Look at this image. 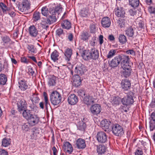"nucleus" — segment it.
I'll return each mask as SVG.
<instances>
[{"label":"nucleus","instance_id":"63","mask_svg":"<svg viewBox=\"0 0 155 155\" xmlns=\"http://www.w3.org/2000/svg\"><path fill=\"white\" fill-rule=\"evenodd\" d=\"M103 36L102 35H100L99 37V40L100 41V43L101 45L103 42Z\"/></svg>","mask_w":155,"mask_h":155},{"label":"nucleus","instance_id":"9","mask_svg":"<svg viewBox=\"0 0 155 155\" xmlns=\"http://www.w3.org/2000/svg\"><path fill=\"white\" fill-rule=\"evenodd\" d=\"M30 5V4L29 1L27 0H24L21 4L18 5V8L20 11L24 12L28 9Z\"/></svg>","mask_w":155,"mask_h":155},{"label":"nucleus","instance_id":"46","mask_svg":"<svg viewBox=\"0 0 155 155\" xmlns=\"http://www.w3.org/2000/svg\"><path fill=\"white\" fill-rule=\"evenodd\" d=\"M117 23H118L119 26L121 28L124 27L126 23V21L125 19L124 18L121 19L120 18L117 20Z\"/></svg>","mask_w":155,"mask_h":155},{"label":"nucleus","instance_id":"7","mask_svg":"<svg viewBox=\"0 0 155 155\" xmlns=\"http://www.w3.org/2000/svg\"><path fill=\"white\" fill-rule=\"evenodd\" d=\"M121 65L122 68L124 66H130L129 64V56L125 55H119Z\"/></svg>","mask_w":155,"mask_h":155},{"label":"nucleus","instance_id":"50","mask_svg":"<svg viewBox=\"0 0 155 155\" xmlns=\"http://www.w3.org/2000/svg\"><path fill=\"white\" fill-rule=\"evenodd\" d=\"M41 11L42 14L44 16H47L48 14V9L46 6L42 7Z\"/></svg>","mask_w":155,"mask_h":155},{"label":"nucleus","instance_id":"24","mask_svg":"<svg viewBox=\"0 0 155 155\" xmlns=\"http://www.w3.org/2000/svg\"><path fill=\"white\" fill-rule=\"evenodd\" d=\"M63 148L65 151L70 154L73 151V148L69 142H66L63 145Z\"/></svg>","mask_w":155,"mask_h":155},{"label":"nucleus","instance_id":"54","mask_svg":"<svg viewBox=\"0 0 155 155\" xmlns=\"http://www.w3.org/2000/svg\"><path fill=\"white\" fill-rule=\"evenodd\" d=\"M79 95L82 97H83L85 95V92L83 89H80L77 92Z\"/></svg>","mask_w":155,"mask_h":155},{"label":"nucleus","instance_id":"34","mask_svg":"<svg viewBox=\"0 0 155 155\" xmlns=\"http://www.w3.org/2000/svg\"><path fill=\"white\" fill-rule=\"evenodd\" d=\"M7 81V76L4 74H0V84L4 85Z\"/></svg>","mask_w":155,"mask_h":155},{"label":"nucleus","instance_id":"41","mask_svg":"<svg viewBox=\"0 0 155 155\" xmlns=\"http://www.w3.org/2000/svg\"><path fill=\"white\" fill-rule=\"evenodd\" d=\"M118 39L119 42L122 44H125L127 41L126 37L123 34L119 35Z\"/></svg>","mask_w":155,"mask_h":155},{"label":"nucleus","instance_id":"14","mask_svg":"<svg viewBox=\"0 0 155 155\" xmlns=\"http://www.w3.org/2000/svg\"><path fill=\"white\" fill-rule=\"evenodd\" d=\"M101 126L105 131L110 127V122L106 119L102 120L101 122Z\"/></svg>","mask_w":155,"mask_h":155},{"label":"nucleus","instance_id":"57","mask_svg":"<svg viewBox=\"0 0 155 155\" xmlns=\"http://www.w3.org/2000/svg\"><path fill=\"white\" fill-rule=\"evenodd\" d=\"M90 32L91 33H94L95 31V26L94 24H92L90 26Z\"/></svg>","mask_w":155,"mask_h":155},{"label":"nucleus","instance_id":"23","mask_svg":"<svg viewBox=\"0 0 155 155\" xmlns=\"http://www.w3.org/2000/svg\"><path fill=\"white\" fill-rule=\"evenodd\" d=\"M19 88L22 91H25L29 88V86L27 84V81L24 79L20 80L18 82Z\"/></svg>","mask_w":155,"mask_h":155},{"label":"nucleus","instance_id":"60","mask_svg":"<svg viewBox=\"0 0 155 155\" xmlns=\"http://www.w3.org/2000/svg\"><path fill=\"white\" fill-rule=\"evenodd\" d=\"M143 152L141 150H137L135 152V155H142Z\"/></svg>","mask_w":155,"mask_h":155},{"label":"nucleus","instance_id":"19","mask_svg":"<svg viewBox=\"0 0 155 155\" xmlns=\"http://www.w3.org/2000/svg\"><path fill=\"white\" fill-rule=\"evenodd\" d=\"M72 54V50L71 48H67L65 50L64 54L65 60L69 61L71 58V56Z\"/></svg>","mask_w":155,"mask_h":155},{"label":"nucleus","instance_id":"39","mask_svg":"<svg viewBox=\"0 0 155 155\" xmlns=\"http://www.w3.org/2000/svg\"><path fill=\"white\" fill-rule=\"evenodd\" d=\"M56 78L54 76L50 77L48 79V84L50 86H53L56 84Z\"/></svg>","mask_w":155,"mask_h":155},{"label":"nucleus","instance_id":"3","mask_svg":"<svg viewBox=\"0 0 155 155\" xmlns=\"http://www.w3.org/2000/svg\"><path fill=\"white\" fill-rule=\"evenodd\" d=\"M87 71L85 66L80 62H77L76 64L74 71L78 74L82 75Z\"/></svg>","mask_w":155,"mask_h":155},{"label":"nucleus","instance_id":"1","mask_svg":"<svg viewBox=\"0 0 155 155\" xmlns=\"http://www.w3.org/2000/svg\"><path fill=\"white\" fill-rule=\"evenodd\" d=\"M63 9L60 6H57L55 8H51L49 9V12L51 15L49 16V18H48L50 21L51 24L55 22L56 21L57 17L56 16L57 15V17L61 12H62Z\"/></svg>","mask_w":155,"mask_h":155},{"label":"nucleus","instance_id":"21","mask_svg":"<svg viewBox=\"0 0 155 155\" xmlns=\"http://www.w3.org/2000/svg\"><path fill=\"white\" fill-rule=\"evenodd\" d=\"M121 84L122 88L125 91L128 90L130 87V83L127 80H122L121 83Z\"/></svg>","mask_w":155,"mask_h":155},{"label":"nucleus","instance_id":"62","mask_svg":"<svg viewBox=\"0 0 155 155\" xmlns=\"http://www.w3.org/2000/svg\"><path fill=\"white\" fill-rule=\"evenodd\" d=\"M129 12L131 15L133 16L135 15L136 14V11L132 9H130L129 10Z\"/></svg>","mask_w":155,"mask_h":155},{"label":"nucleus","instance_id":"51","mask_svg":"<svg viewBox=\"0 0 155 155\" xmlns=\"http://www.w3.org/2000/svg\"><path fill=\"white\" fill-rule=\"evenodd\" d=\"M56 35L59 37H61L64 35V32L63 30L61 28H59L56 31Z\"/></svg>","mask_w":155,"mask_h":155},{"label":"nucleus","instance_id":"13","mask_svg":"<svg viewBox=\"0 0 155 155\" xmlns=\"http://www.w3.org/2000/svg\"><path fill=\"white\" fill-rule=\"evenodd\" d=\"M115 14L118 17H124L125 12L124 9L120 7H117L114 9Z\"/></svg>","mask_w":155,"mask_h":155},{"label":"nucleus","instance_id":"4","mask_svg":"<svg viewBox=\"0 0 155 155\" xmlns=\"http://www.w3.org/2000/svg\"><path fill=\"white\" fill-rule=\"evenodd\" d=\"M112 130L113 133L117 136H120L124 134L123 128L118 124L114 125L112 127Z\"/></svg>","mask_w":155,"mask_h":155},{"label":"nucleus","instance_id":"29","mask_svg":"<svg viewBox=\"0 0 155 155\" xmlns=\"http://www.w3.org/2000/svg\"><path fill=\"white\" fill-rule=\"evenodd\" d=\"M22 115L23 117L28 120L33 114L30 110L25 109L23 111Z\"/></svg>","mask_w":155,"mask_h":155},{"label":"nucleus","instance_id":"28","mask_svg":"<svg viewBox=\"0 0 155 155\" xmlns=\"http://www.w3.org/2000/svg\"><path fill=\"white\" fill-rule=\"evenodd\" d=\"M82 57L85 60H89L91 59L90 51L88 50H85L83 51Z\"/></svg>","mask_w":155,"mask_h":155},{"label":"nucleus","instance_id":"45","mask_svg":"<svg viewBox=\"0 0 155 155\" xmlns=\"http://www.w3.org/2000/svg\"><path fill=\"white\" fill-rule=\"evenodd\" d=\"M27 48L29 51V53H35L36 49L35 47V46L32 45H27Z\"/></svg>","mask_w":155,"mask_h":155},{"label":"nucleus","instance_id":"58","mask_svg":"<svg viewBox=\"0 0 155 155\" xmlns=\"http://www.w3.org/2000/svg\"><path fill=\"white\" fill-rule=\"evenodd\" d=\"M148 10L151 14H155V8L152 6H150L148 8Z\"/></svg>","mask_w":155,"mask_h":155},{"label":"nucleus","instance_id":"18","mask_svg":"<svg viewBox=\"0 0 155 155\" xmlns=\"http://www.w3.org/2000/svg\"><path fill=\"white\" fill-rule=\"evenodd\" d=\"M30 124L32 125H35L37 124L39 121V117L37 115L33 114L28 120Z\"/></svg>","mask_w":155,"mask_h":155},{"label":"nucleus","instance_id":"22","mask_svg":"<svg viewBox=\"0 0 155 155\" xmlns=\"http://www.w3.org/2000/svg\"><path fill=\"white\" fill-rule=\"evenodd\" d=\"M101 24L104 27H109L111 24L110 19L107 17L103 18L101 21Z\"/></svg>","mask_w":155,"mask_h":155},{"label":"nucleus","instance_id":"26","mask_svg":"<svg viewBox=\"0 0 155 155\" xmlns=\"http://www.w3.org/2000/svg\"><path fill=\"white\" fill-rule=\"evenodd\" d=\"M84 103L87 105H90L94 102V98L89 95L84 97L83 99Z\"/></svg>","mask_w":155,"mask_h":155},{"label":"nucleus","instance_id":"20","mask_svg":"<svg viewBox=\"0 0 155 155\" xmlns=\"http://www.w3.org/2000/svg\"><path fill=\"white\" fill-rule=\"evenodd\" d=\"M91 59L94 60L97 59L99 56L98 51L96 48H91L90 51Z\"/></svg>","mask_w":155,"mask_h":155},{"label":"nucleus","instance_id":"53","mask_svg":"<svg viewBox=\"0 0 155 155\" xmlns=\"http://www.w3.org/2000/svg\"><path fill=\"white\" fill-rule=\"evenodd\" d=\"M0 7L2 9L3 12L6 13L8 9L6 5L3 2H0Z\"/></svg>","mask_w":155,"mask_h":155},{"label":"nucleus","instance_id":"27","mask_svg":"<svg viewBox=\"0 0 155 155\" xmlns=\"http://www.w3.org/2000/svg\"><path fill=\"white\" fill-rule=\"evenodd\" d=\"M123 69V72L124 75L125 77H127L130 76L131 74L132 70L130 66H124V68H122Z\"/></svg>","mask_w":155,"mask_h":155},{"label":"nucleus","instance_id":"37","mask_svg":"<svg viewBox=\"0 0 155 155\" xmlns=\"http://www.w3.org/2000/svg\"><path fill=\"white\" fill-rule=\"evenodd\" d=\"M39 98L36 94H33L31 98V100L33 104H36L38 103L39 101Z\"/></svg>","mask_w":155,"mask_h":155},{"label":"nucleus","instance_id":"35","mask_svg":"<svg viewBox=\"0 0 155 155\" xmlns=\"http://www.w3.org/2000/svg\"><path fill=\"white\" fill-rule=\"evenodd\" d=\"M59 53L56 50L53 51L51 55V58L55 62L58 60Z\"/></svg>","mask_w":155,"mask_h":155},{"label":"nucleus","instance_id":"44","mask_svg":"<svg viewBox=\"0 0 155 155\" xmlns=\"http://www.w3.org/2000/svg\"><path fill=\"white\" fill-rule=\"evenodd\" d=\"M77 127L81 130H84L86 127V124L83 121L80 122L78 124Z\"/></svg>","mask_w":155,"mask_h":155},{"label":"nucleus","instance_id":"10","mask_svg":"<svg viewBox=\"0 0 155 155\" xmlns=\"http://www.w3.org/2000/svg\"><path fill=\"white\" fill-rule=\"evenodd\" d=\"M17 105L19 111L24 110L27 108V104L23 99H19L17 103Z\"/></svg>","mask_w":155,"mask_h":155},{"label":"nucleus","instance_id":"31","mask_svg":"<svg viewBox=\"0 0 155 155\" xmlns=\"http://www.w3.org/2000/svg\"><path fill=\"white\" fill-rule=\"evenodd\" d=\"M126 35L129 37L133 38L134 35V30L131 27L127 28L125 31Z\"/></svg>","mask_w":155,"mask_h":155},{"label":"nucleus","instance_id":"5","mask_svg":"<svg viewBox=\"0 0 155 155\" xmlns=\"http://www.w3.org/2000/svg\"><path fill=\"white\" fill-rule=\"evenodd\" d=\"M96 138L98 142L100 143H104L107 140V135L104 131H100L97 134Z\"/></svg>","mask_w":155,"mask_h":155},{"label":"nucleus","instance_id":"32","mask_svg":"<svg viewBox=\"0 0 155 155\" xmlns=\"http://www.w3.org/2000/svg\"><path fill=\"white\" fill-rule=\"evenodd\" d=\"M61 26L63 28L67 29H69L71 27V22L68 20H64L63 22H62Z\"/></svg>","mask_w":155,"mask_h":155},{"label":"nucleus","instance_id":"16","mask_svg":"<svg viewBox=\"0 0 155 155\" xmlns=\"http://www.w3.org/2000/svg\"><path fill=\"white\" fill-rule=\"evenodd\" d=\"M73 85L75 87H77L80 86L81 84V77L78 75L76 74L73 76Z\"/></svg>","mask_w":155,"mask_h":155},{"label":"nucleus","instance_id":"25","mask_svg":"<svg viewBox=\"0 0 155 155\" xmlns=\"http://www.w3.org/2000/svg\"><path fill=\"white\" fill-rule=\"evenodd\" d=\"M29 33L31 37H36L38 34V31L34 25L31 26L28 29Z\"/></svg>","mask_w":155,"mask_h":155},{"label":"nucleus","instance_id":"36","mask_svg":"<svg viewBox=\"0 0 155 155\" xmlns=\"http://www.w3.org/2000/svg\"><path fill=\"white\" fill-rule=\"evenodd\" d=\"M106 147L104 145H100L97 146V152L99 154L104 153L106 150Z\"/></svg>","mask_w":155,"mask_h":155},{"label":"nucleus","instance_id":"38","mask_svg":"<svg viewBox=\"0 0 155 155\" xmlns=\"http://www.w3.org/2000/svg\"><path fill=\"white\" fill-rule=\"evenodd\" d=\"M89 14V9L88 8H83L80 12V15L83 17H87Z\"/></svg>","mask_w":155,"mask_h":155},{"label":"nucleus","instance_id":"40","mask_svg":"<svg viewBox=\"0 0 155 155\" xmlns=\"http://www.w3.org/2000/svg\"><path fill=\"white\" fill-rule=\"evenodd\" d=\"M11 142L10 139L5 137L2 140V145L4 147H7L10 144Z\"/></svg>","mask_w":155,"mask_h":155},{"label":"nucleus","instance_id":"48","mask_svg":"<svg viewBox=\"0 0 155 155\" xmlns=\"http://www.w3.org/2000/svg\"><path fill=\"white\" fill-rule=\"evenodd\" d=\"M40 13L38 12H35L33 14V20L35 21H37L40 18Z\"/></svg>","mask_w":155,"mask_h":155},{"label":"nucleus","instance_id":"2","mask_svg":"<svg viewBox=\"0 0 155 155\" xmlns=\"http://www.w3.org/2000/svg\"><path fill=\"white\" fill-rule=\"evenodd\" d=\"M61 94L57 91H54L50 95V100L51 104L56 106L60 104L61 101Z\"/></svg>","mask_w":155,"mask_h":155},{"label":"nucleus","instance_id":"61","mask_svg":"<svg viewBox=\"0 0 155 155\" xmlns=\"http://www.w3.org/2000/svg\"><path fill=\"white\" fill-rule=\"evenodd\" d=\"M0 155H8V153L4 150H0Z\"/></svg>","mask_w":155,"mask_h":155},{"label":"nucleus","instance_id":"43","mask_svg":"<svg viewBox=\"0 0 155 155\" xmlns=\"http://www.w3.org/2000/svg\"><path fill=\"white\" fill-rule=\"evenodd\" d=\"M129 4L133 7H138L139 4V0H129Z\"/></svg>","mask_w":155,"mask_h":155},{"label":"nucleus","instance_id":"47","mask_svg":"<svg viewBox=\"0 0 155 155\" xmlns=\"http://www.w3.org/2000/svg\"><path fill=\"white\" fill-rule=\"evenodd\" d=\"M116 51V50L111 49L110 50L107 55V57L108 58H111L115 55Z\"/></svg>","mask_w":155,"mask_h":155},{"label":"nucleus","instance_id":"15","mask_svg":"<svg viewBox=\"0 0 155 155\" xmlns=\"http://www.w3.org/2000/svg\"><path fill=\"white\" fill-rule=\"evenodd\" d=\"M76 144L77 147L79 149H83L86 147L85 140L81 138H79L77 140Z\"/></svg>","mask_w":155,"mask_h":155},{"label":"nucleus","instance_id":"56","mask_svg":"<svg viewBox=\"0 0 155 155\" xmlns=\"http://www.w3.org/2000/svg\"><path fill=\"white\" fill-rule=\"evenodd\" d=\"M28 71L29 74H31L32 76H35L36 75V74L32 68H29Z\"/></svg>","mask_w":155,"mask_h":155},{"label":"nucleus","instance_id":"11","mask_svg":"<svg viewBox=\"0 0 155 155\" xmlns=\"http://www.w3.org/2000/svg\"><path fill=\"white\" fill-rule=\"evenodd\" d=\"M120 63V60L119 55L115 57L110 62L109 66L112 68H114L117 67Z\"/></svg>","mask_w":155,"mask_h":155},{"label":"nucleus","instance_id":"12","mask_svg":"<svg viewBox=\"0 0 155 155\" xmlns=\"http://www.w3.org/2000/svg\"><path fill=\"white\" fill-rule=\"evenodd\" d=\"M68 102L71 105H74L78 102V97L74 94H70L68 98Z\"/></svg>","mask_w":155,"mask_h":155},{"label":"nucleus","instance_id":"6","mask_svg":"<svg viewBox=\"0 0 155 155\" xmlns=\"http://www.w3.org/2000/svg\"><path fill=\"white\" fill-rule=\"evenodd\" d=\"M101 110V106L97 104L91 106L90 108L91 112L93 115H97L100 113Z\"/></svg>","mask_w":155,"mask_h":155},{"label":"nucleus","instance_id":"59","mask_svg":"<svg viewBox=\"0 0 155 155\" xmlns=\"http://www.w3.org/2000/svg\"><path fill=\"white\" fill-rule=\"evenodd\" d=\"M126 53L128 54H131L132 55H135V52L134 51L132 50H129L127 51Z\"/></svg>","mask_w":155,"mask_h":155},{"label":"nucleus","instance_id":"52","mask_svg":"<svg viewBox=\"0 0 155 155\" xmlns=\"http://www.w3.org/2000/svg\"><path fill=\"white\" fill-rule=\"evenodd\" d=\"M30 124L29 123L24 124L22 126L21 128L22 130L25 131H28L30 127Z\"/></svg>","mask_w":155,"mask_h":155},{"label":"nucleus","instance_id":"49","mask_svg":"<svg viewBox=\"0 0 155 155\" xmlns=\"http://www.w3.org/2000/svg\"><path fill=\"white\" fill-rule=\"evenodd\" d=\"M2 39L3 43L5 44H8L11 41L10 38L7 36L2 37Z\"/></svg>","mask_w":155,"mask_h":155},{"label":"nucleus","instance_id":"64","mask_svg":"<svg viewBox=\"0 0 155 155\" xmlns=\"http://www.w3.org/2000/svg\"><path fill=\"white\" fill-rule=\"evenodd\" d=\"M21 61L22 62L24 63H28V61H27V59L25 57H23L21 58Z\"/></svg>","mask_w":155,"mask_h":155},{"label":"nucleus","instance_id":"33","mask_svg":"<svg viewBox=\"0 0 155 155\" xmlns=\"http://www.w3.org/2000/svg\"><path fill=\"white\" fill-rule=\"evenodd\" d=\"M41 25L44 28H47L48 27V25L51 24L48 18L43 19L41 23Z\"/></svg>","mask_w":155,"mask_h":155},{"label":"nucleus","instance_id":"42","mask_svg":"<svg viewBox=\"0 0 155 155\" xmlns=\"http://www.w3.org/2000/svg\"><path fill=\"white\" fill-rule=\"evenodd\" d=\"M43 97L45 102V105L46 109H48V107L49 105V102L48 101V95L47 93L45 92L43 93Z\"/></svg>","mask_w":155,"mask_h":155},{"label":"nucleus","instance_id":"55","mask_svg":"<svg viewBox=\"0 0 155 155\" xmlns=\"http://www.w3.org/2000/svg\"><path fill=\"white\" fill-rule=\"evenodd\" d=\"M38 134V130H33L32 131V133L31 135V137L33 139H36L37 138V134Z\"/></svg>","mask_w":155,"mask_h":155},{"label":"nucleus","instance_id":"30","mask_svg":"<svg viewBox=\"0 0 155 155\" xmlns=\"http://www.w3.org/2000/svg\"><path fill=\"white\" fill-rule=\"evenodd\" d=\"M90 36V35L87 31H83L80 36V38L84 41H87Z\"/></svg>","mask_w":155,"mask_h":155},{"label":"nucleus","instance_id":"17","mask_svg":"<svg viewBox=\"0 0 155 155\" xmlns=\"http://www.w3.org/2000/svg\"><path fill=\"white\" fill-rule=\"evenodd\" d=\"M150 131H152L155 128V112H153L151 114L150 117Z\"/></svg>","mask_w":155,"mask_h":155},{"label":"nucleus","instance_id":"8","mask_svg":"<svg viewBox=\"0 0 155 155\" xmlns=\"http://www.w3.org/2000/svg\"><path fill=\"white\" fill-rule=\"evenodd\" d=\"M122 104L125 106H130L133 104L134 100L133 97L131 96L124 97L121 100Z\"/></svg>","mask_w":155,"mask_h":155}]
</instances>
